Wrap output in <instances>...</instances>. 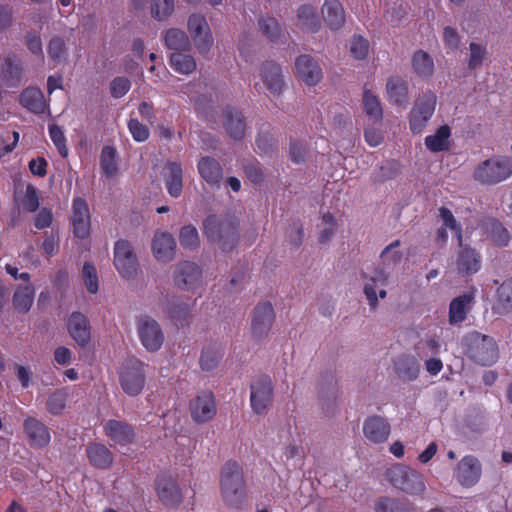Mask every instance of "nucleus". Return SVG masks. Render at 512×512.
Here are the masks:
<instances>
[{
    "label": "nucleus",
    "instance_id": "1",
    "mask_svg": "<svg viewBox=\"0 0 512 512\" xmlns=\"http://www.w3.org/2000/svg\"><path fill=\"white\" fill-rule=\"evenodd\" d=\"M220 491L223 501L230 508L239 509L245 502V481L242 468L237 462L228 461L222 467Z\"/></svg>",
    "mask_w": 512,
    "mask_h": 512
},
{
    "label": "nucleus",
    "instance_id": "2",
    "mask_svg": "<svg viewBox=\"0 0 512 512\" xmlns=\"http://www.w3.org/2000/svg\"><path fill=\"white\" fill-rule=\"evenodd\" d=\"M512 175V159L503 156H493L478 163L472 173L475 182L492 186Z\"/></svg>",
    "mask_w": 512,
    "mask_h": 512
},
{
    "label": "nucleus",
    "instance_id": "3",
    "mask_svg": "<svg viewBox=\"0 0 512 512\" xmlns=\"http://www.w3.org/2000/svg\"><path fill=\"white\" fill-rule=\"evenodd\" d=\"M384 477L394 488L409 495H420L425 490L422 474L403 464L387 468Z\"/></svg>",
    "mask_w": 512,
    "mask_h": 512
},
{
    "label": "nucleus",
    "instance_id": "4",
    "mask_svg": "<svg viewBox=\"0 0 512 512\" xmlns=\"http://www.w3.org/2000/svg\"><path fill=\"white\" fill-rule=\"evenodd\" d=\"M204 233L224 251H230L237 243V225L226 218L208 216L203 223Z\"/></svg>",
    "mask_w": 512,
    "mask_h": 512
},
{
    "label": "nucleus",
    "instance_id": "5",
    "mask_svg": "<svg viewBox=\"0 0 512 512\" xmlns=\"http://www.w3.org/2000/svg\"><path fill=\"white\" fill-rule=\"evenodd\" d=\"M468 356L480 365H490L498 358V349L495 340L478 332L467 336Z\"/></svg>",
    "mask_w": 512,
    "mask_h": 512
},
{
    "label": "nucleus",
    "instance_id": "6",
    "mask_svg": "<svg viewBox=\"0 0 512 512\" xmlns=\"http://www.w3.org/2000/svg\"><path fill=\"white\" fill-rule=\"evenodd\" d=\"M187 30L197 51L206 55L214 44V38L206 17L200 13H193L188 17Z\"/></svg>",
    "mask_w": 512,
    "mask_h": 512
},
{
    "label": "nucleus",
    "instance_id": "7",
    "mask_svg": "<svg viewBox=\"0 0 512 512\" xmlns=\"http://www.w3.org/2000/svg\"><path fill=\"white\" fill-rule=\"evenodd\" d=\"M114 266L125 279H133L139 271V263L133 246L127 240H119L114 246Z\"/></svg>",
    "mask_w": 512,
    "mask_h": 512
},
{
    "label": "nucleus",
    "instance_id": "8",
    "mask_svg": "<svg viewBox=\"0 0 512 512\" xmlns=\"http://www.w3.org/2000/svg\"><path fill=\"white\" fill-rule=\"evenodd\" d=\"M437 104V97L432 92L420 95L410 112L409 124L413 133H420L426 127L432 117Z\"/></svg>",
    "mask_w": 512,
    "mask_h": 512
},
{
    "label": "nucleus",
    "instance_id": "9",
    "mask_svg": "<svg viewBox=\"0 0 512 512\" xmlns=\"http://www.w3.org/2000/svg\"><path fill=\"white\" fill-rule=\"evenodd\" d=\"M273 400V383L269 376L259 375L250 384V403L256 414L267 412Z\"/></svg>",
    "mask_w": 512,
    "mask_h": 512
},
{
    "label": "nucleus",
    "instance_id": "10",
    "mask_svg": "<svg viewBox=\"0 0 512 512\" xmlns=\"http://www.w3.org/2000/svg\"><path fill=\"white\" fill-rule=\"evenodd\" d=\"M120 382L123 390L128 395H138L145 384L143 363L135 358L128 359L122 366Z\"/></svg>",
    "mask_w": 512,
    "mask_h": 512
},
{
    "label": "nucleus",
    "instance_id": "11",
    "mask_svg": "<svg viewBox=\"0 0 512 512\" xmlns=\"http://www.w3.org/2000/svg\"><path fill=\"white\" fill-rule=\"evenodd\" d=\"M173 282L181 290H195L201 285L202 269L196 262L179 261L174 267Z\"/></svg>",
    "mask_w": 512,
    "mask_h": 512
},
{
    "label": "nucleus",
    "instance_id": "12",
    "mask_svg": "<svg viewBox=\"0 0 512 512\" xmlns=\"http://www.w3.org/2000/svg\"><path fill=\"white\" fill-rule=\"evenodd\" d=\"M259 77L264 88L272 97H280L286 87L284 74L279 64L266 61L260 66Z\"/></svg>",
    "mask_w": 512,
    "mask_h": 512
},
{
    "label": "nucleus",
    "instance_id": "13",
    "mask_svg": "<svg viewBox=\"0 0 512 512\" xmlns=\"http://www.w3.org/2000/svg\"><path fill=\"white\" fill-rule=\"evenodd\" d=\"M275 321V311L269 302L259 303L252 312L251 332L255 339L260 340L268 336Z\"/></svg>",
    "mask_w": 512,
    "mask_h": 512
},
{
    "label": "nucleus",
    "instance_id": "14",
    "mask_svg": "<svg viewBox=\"0 0 512 512\" xmlns=\"http://www.w3.org/2000/svg\"><path fill=\"white\" fill-rule=\"evenodd\" d=\"M318 398L326 415L334 416L339 402L338 382L334 375L329 374L321 377Z\"/></svg>",
    "mask_w": 512,
    "mask_h": 512
},
{
    "label": "nucleus",
    "instance_id": "15",
    "mask_svg": "<svg viewBox=\"0 0 512 512\" xmlns=\"http://www.w3.org/2000/svg\"><path fill=\"white\" fill-rule=\"evenodd\" d=\"M455 266L459 276L468 278L479 271L481 256L476 249L464 244L462 240L461 244H458Z\"/></svg>",
    "mask_w": 512,
    "mask_h": 512
},
{
    "label": "nucleus",
    "instance_id": "16",
    "mask_svg": "<svg viewBox=\"0 0 512 512\" xmlns=\"http://www.w3.org/2000/svg\"><path fill=\"white\" fill-rule=\"evenodd\" d=\"M151 251L158 262L169 263L176 258V240L171 233L157 230L152 238Z\"/></svg>",
    "mask_w": 512,
    "mask_h": 512
},
{
    "label": "nucleus",
    "instance_id": "17",
    "mask_svg": "<svg viewBox=\"0 0 512 512\" xmlns=\"http://www.w3.org/2000/svg\"><path fill=\"white\" fill-rule=\"evenodd\" d=\"M217 408L211 391H202L190 403V414L197 423H206L214 418Z\"/></svg>",
    "mask_w": 512,
    "mask_h": 512
},
{
    "label": "nucleus",
    "instance_id": "18",
    "mask_svg": "<svg viewBox=\"0 0 512 512\" xmlns=\"http://www.w3.org/2000/svg\"><path fill=\"white\" fill-rule=\"evenodd\" d=\"M138 333L142 345L150 352L158 351L164 342L163 331L154 319H141L138 324Z\"/></svg>",
    "mask_w": 512,
    "mask_h": 512
},
{
    "label": "nucleus",
    "instance_id": "19",
    "mask_svg": "<svg viewBox=\"0 0 512 512\" xmlns=\"http://www.w3.org/2000/svg\"><path fill=\"white\" fill-rule=\"evenodd\" d=\"M391 427L386 418L374 415L368 417L363 425L365 438L373 444H382L387 441Z\"/></svg>",
    "mask_w": 512,
    "mask_h": 512
},
{
    "label": "nucleus",
    "instance_id": "20",
    "mask_svg": "<svg viewBox=\"0 0 512 512\" xmlns=\"http://www.w3.org/2000/svg\"><path fill=\"white\" fill-rule=\"evenodd\" d=\"M159 499L166 506L174 507L182 501V492L176 479L171 475H161L156 482Z\"/></svg>",
    "mask_w": 512,
    "mask_h": 512
},
{
    "label": "nucleus",
    "instance_id": "21",
    "mask_svg": "<svg viewBox=\"0 0 512 512\" xmlns=\"http://www.w3.org/2000/svg\"><path fill=\"white\" fill-rule=\"evenodd\" d=\"M297 77L308 86L318 84L322 79V69L310 55H301L295 61Z\"/></svg>",
    "mask_w": 512,
    "mask_h": 512
},
{
    "label": "nucleus",
    "instance_id": "22",
    "mask_svg": "<svg viewBox=\"0 0 512 512\" xmlns=\"http://www.w3.org/2000/svg\"><path fill=\"white\" fill-rule=\"evenodd\" d=\"M389 278V272H386L383 269H377L375 274L369 279L367 283H365L363 293L366 296L371 311H376L378 308V296L380 299L386 298L387 292L385 289H380L378 294L376 289L378 285H386L389 281Z\"/></svg>",
    "mask_w": 512,
    "mask_h": 512
},
{
    "label": "nucleus",
    "instance_id": "23",
    "mask_svg": "<svg viewBox=\"0 0 512 512\" xmlns=\"http://www.w3.org/2000/svg\"><path fill=\"white\" fill-rule=\"evenodd\" d=\"M393 371L401 381L413 382L419 377L421 367L415 356L401 354L393 360Z\"/></svg>",
    "mask_w": 512,
    "mask_h": 512
},
{
    "label": "nucleus",
    "instance_id": "24",
    "mask_svg": "<svg viewBox=\"0 0 512 512\" xmlns=\"http://www.w3.org/2000/svg\"><path fill=\"white\" fill-rule=\"evenodd\" d=\"M70 336L80 345L86 346L91 339V327L88 318L81 312H73L67 322Z\"/></svg>",
    "mask_w": 512,
    "mask_h": 512
},
{
    "label": "nucleus",
    "instance_id": "25",
    "mask_svg": "<svg viewBox=\"0 0 512 512\" xmlns=\"http://www.w3.org/2000/svg\"><path fill=\"white\" fill-rule=\"evenodd\" d=\"M23 426L31 447L44 448L48 446L51 435L47 426L33 417L25 419Z\"/></svg>",
    "mask_w": 512,
    "mask_h": 512
},
{
    "label": "nucleus",
    "instance_id": "26",
    "mask_svg": "<svg viewBox=\"0 0 512 512\" xmlns=\"http://www.w3.org/2000/svg\"><path fill=\"white\" fill-rule=\"evenodd\" d=\"M71 220L75 236L86 238L90 233V213L88 205L83 199L74 200Z\"/></svg>",
    "mask_w": 512,
    "mask_h": 512
},
{
    "label": "nucleus",
    "instance_id": "27",
    "mask_svg": "<svg viewBox=\"0 0 512 512\" xmlns=\"http://www.w3.org/2000/svg\"><path fill=\"white\" fill-rule=\"evenodd\" d=\"M198 171L208 185L216 188L220 187L223 179V169L216 159L210 156L202 157L198 162Z\"/></svg>",
    "mask_w": 512,
    "mask_h": 512
},
{
    "label": "nucleus",
    "instance_id": "28",
    "mask_svg": "<svg viewBox=\"0 0 512 512\" xmlns=\"http://www.w3.org/2000/svg\"><path fill=\"white\" fill-rule=\"evenodd\" d=\"M105 432L116 444L126 446L134 442L133 428L122 421L109 420L105 425Z\"/></svg>",
    "mask_w": 512,
    "mask_h": 512
},
{
    "label": "nucleus",
    "instance_id": "29",
    "mask_svg": "<svg viewBox=\"0 0 512 512\" xmlns=\"http://www.w3.org/2000/svg\"><path fill=\"white\" fill-rule=\"evenodd\" d=\"M322 17L331 30L344 26L345 11L339 0H325L321 7Z\"/></svg>",
    "mask_w": 512,
    "mask_h": 512
},
{
    "label": "nucleus",
    "instance_id": "30",
    "mask_svg": "<svg viewBox=\"0 0 512 512\" xmlns=\"http://www.w3.org/2000/svg\"><path fill=\"white\" fill-rule=\"evenodd\" d=\"M481 474V467L479 461L472 457H464L457 466L458 481L464 486L474 485Z\"/></svg>",
    "mask_w": 512,
    "mask_h": 512
},
{
    "label": "nucleus",
    "instance_id": "31",
    "mask_svg": "<svg viewBox=\"0 0 512 512\" xmlns=\"http://www.w3.org/2000/svg\"><path fill=\"white\" fill-rule=\"evenodd\" d=\"M296 24L302 30L315 33L321 27L316 8L311 4H302L296 10Z\"/></svg>",
    "mask_w": 512,
    "mask_h": 512
},
{
    "label": "nucleus",
    "instance_id": "32",
    "mask_svg": "<svg viewBox=\"0 0 512 512\" xmlns=\"http://www.w3.org/2000/svg\"><path fill=\"white\" fill-rule=\"evenodd\" d=\"M21 61L12 54L7 55L1 65V77L3 82L9 87L19 85L22 78Z\"/></svg>",
    "mask_w": 512,
    "mask_h": 512
},
{
    "label": "nucleus",
    "instance_id": "33",
    "mask_svg": "<svg viewBox=\"0 0 512 512\" xmlns=\"http://www.w3.org/2000/svg\"><path fill=\"white\" fill-rule=\"evenodd\" d=\"M224 126L229 136L235 140L244 137L246 132V123L238 110L227 107L223 111Z\"/></svg>",
    "mask_w": 512,
    "mask_h": 512
},
{
    "label": "nucleus",
    "instance_id": "34",
    "mask_svg": "<svg viewBox=\"0 0 512 512\" xmlns=\"http://www.w3.org/2000/svg\"><path fill=\"white\" fill-rule=\"evenodd\" d=\"M162 39L167 49L174 52H188L191 41L185 31L179 28H169L162 33Z\"/></svg>",
    "mask_w": 512,
    "mask_h": 512
},
{
    "label": "nucleus",
    "instance_id": "35",
    "mask_svg": "<svg viewBox=\"0 0 512 512\" xmlns=\"http://www.w3.org/2000/svg\"><path fill=\"white\" fill-rule=\"evenodd\" d=\"M492 311L499 316L506 315L512 311V278L504 281L498 287Z\"/></svg>",
    "mask_w": 512,
    "mask_h": 512
},
{
    "label": "nucleus",
    "instance_id": "36",
    "mask_svg": "<svg viewBox=\"0 0 512 512\" xmlns=\"http://www.w3.org/2000/svg\"><path fill=\"white\" fill-rule=\"evenodd\" d=\"M484 230L489 240L497 247H507L511 240L509 231L496 219L484 223Z\"/></svg>",
    "mask_w": 512,
    "mask_h": 512
},
{
    "label": "nucleus",
    "instance_id": "37",
    "mask_svg": "<svg viewBox=\"0 0 512 512\" xmlns=\"http://www.w3.org/2000/svg\"><path fill=\"white\" fill-rule=\"evenodd\" d=\"M20 102L25 108L37 114L47 109L42 91L35 87L26 88L20 95Z\"/></svg>",
    "mask_w": 512,
    "mask_h": 512
},
{
    "label": "nucleus",
    "instance_id": "38",
    "mask_svg": "<svg viewBox=\"0 0 512 512\" xmlns=\"http://www.w3.org/2000/svg\"><path fill=\"white\" fill-rule=\"evenodd\" d=\"M413 72L421 78H430L435 70L431 55L424 50H417L411 58Z\"/></svg>",
    "mask_w": 512,
    "mask_h": 512
},
{
    "label": "nucleus",
    "instance_id": "39",
    "mask_svg": "<svg viewBox=\"0 0 512 512\" xmlns=\"http://www.w3.org/2000/svg\"><path fill=\"white\" fill-rule=\"evenodd\" d=\"M87 456L90 463L100 469H107L113 462V455L103 444L94 443L88 446Z\"/></svg>",
    "mask_w": 512,
    "mask_h": 512
},
{
    "label": "nucleus",
    "instance_id": "40",
    "mask_svg": "<svg viewBox=\"0 0 512 512\" xmlns=\"http://www.w3.org/2000/svg\"><path fill=\"white\" fill-rule=\"evenodd\" d=\"M35 289L32 285L19 286L12 298L14 309L22 314L30 311L34 302Z\"/></svg>",
    "mask_w": 512,
    "mask_h": 512
},
{
    "label": "nucleus",
    "instance_id": "41",
    "mask_svg": "<svg viewBox=\"0 0 512 512\" xmlns=\"http://www.w3.org/2000/svg\"><path fill=\"white\" fill-rule=\"evenodd\" d=\"M400 245L401 241L395 240L382 250L380 254L381 264L378 269L388 272V270L395 268L401 263L403 252L399 250Z\"/></svg>",
    "mask_w": 512,
    "mask_h": 512
},
{
    "label": "nucleus",
    "instance_id": "42",
    "mask_svg": "<svg viewBox=\"0 0 512 512\" xmlns=\"http://www.w3.org/2000/svg\"><path fill=\"white\" fill-rule=\"evenodd\" d=\"M167 174L165 175L168 192L173 197L180 196L182 192V167L180 163L170 162L166 165Z\"/></svg>",
    "mask_w": 512,
    "mask_h": 512
},
{
    "label": "nucleus",
    "instance_id": "43",
    "mask_svg": "<svg viewBox=\"0 0 512 512\" xmlns=\"http://www.w3.org/2000/svg\"><path fill=\"white\" fill-rule=\"evenodd\" d=\"M387 94L389 99L397 105H405L408 102L407 86L405 81L398 77L392 76L387 80Z\"/></svg>",
    "mask_w": 512,
    "mask_h": 512
},
{
    "label": "nucleus",
    "instance_id": "44",
    "mask_svg": "<svg viewBox=\"0 0 512 512\" xmlns=\"http://www.w3.org/2000/svg\"><path fill=\"white\" fill-rule=\"evenodd\" d=\"M471 302L472 296L466 294L453 299L449 307V323L453 325L464 321Z\"/></svg>",
    "mask_w": 512,
    "mask_h": 512
},
{
    "label": "nucleus",
    "instance_id": "45",
    "mask_svg": "<svg viewBox=\"0 0 512 512\" xmlns=\"http://www.w3.org/2000/svg\"><path fill=\"white\" fill-rule=\"evenodd\" d=\"M451 131L448 125L439 127L433 135L425 138V145L431 152L448 150Z\"/></svg>",
    "mask_w": 512,
    "mask_h": 512
},
{
    "label": "nucleus",
    "instance_id": "46",
    "mask_svg": "<svg viewBox=\"0 0 512 512\" xmlns=\"http://www.w3.org/2000/svg\"><path fill=\"white\" fill-rule=\"evenodd\" d=\"M170 64L172 68L181 74H191L196 69V61L193 56L186 52H174L170 55Z\"/></svg>",
    "mask_w": 512,
    "mask_h": 512
},
{
    "label": "nucleus",
    "instance_id": "47",
    "mask_svg": "<svg viewBox=\"0 0 512 512\" xmlns=\"http://www.w3.org/2000/svg\"><path fill=\"white\" fill-rule=\"evenodd\" d=\"M47 52L51 60L56 65L64 63L68 59V47L66 41L59 36H54L50 39L47 46Z\"/></svg>",
    "mask_w": 512,
    "mask_h": 512
},
{
    "label": "nucleus",
    "instance_id": "48",
    "mask_svg": "<svg viewBox=\"0 0 512 512\" xmlns=\"http://www.w3.org/2000/svg\"><path fill=\"white\" fill-rule=\"evenodd\" d=\"M117 152L112 146H104L100 155V166L104 174L111 178L118 172Z\"/></svg>",
    "mask_w": 512,
    "mask_h": 512
},
{
    "label": "nucleus",
    "instance_id": "49",
    "mask_svg": "<svg viewBox=\"0 0 512 512\" xmlns=\"http://www.w3.org/2000/svg\"><path fill=\"white\" fill-rule=\"evenodd\" d=\"M69 400L67 389H58L51 393L46 401L47 411L52 415H61Z\"/></svg>",
    "mask_w": 512,
    "mask_h": 512
},
{
    "label": "nucleus",
    "instance_id": "50",
    "mask_svg": "<svg viewBox=\"0 0 512 512\" xmlns=\"http://www.w3.org/2000/svg\"><path fill=\"white\" fill-rule=\"evenodd\" d=\"M363 108L367 116L374 120H380L383 115V110L378 97L369 89L363 92Z\"/></svg>",
    "mask_w": 512,
    "mask_h": 512
},
{
    "label": "nucleus",
    "instance_id": "51",
    "mask_svg": "<svg viewBox=\"0 0 512 512\" xmlns=\"http://www.w3.org/2000/svg\"><path fill=\"white\" fill-rule=\"evenodd\" d=\"M174 0H152L151 16L157 21H166L174 12Z\"/></svg>",
    "mask_w": 512,
    "mask_h": 512
},
{
    "label": "nucleus",
    "instance_id": "52",
    "mask_svg": "<svg viewBox=\"0 0 512 512\" xmlns=\"http://www.w3.org/2000/svg\"><path fill=\"white\" fill-rule=\"evenodd\" d=\"M179 241L183 248L195 250L200 245V239L197 229L192 225H186L180 229Z\"/></svg>",
    "mask_w": 512,
    "mask_h": 512
},
{
    "label": "nucleus",
    "instance_id": "53",
    "mask_svg": "<svg viewBox=\"0 0 512 512\" xmlns=\"http://www.w3.org/2000/svg\"><path fill=\"white\" fill-rule=\"evenodd\" d=\"M260 31L272 42L279 40L281 36V28L276 19L263 16L259 19Z\"/></svg>",
    "mask_w": 512,
    "mask_h": 512
},
{
    "label": "nucleus",
    "instance_id": "54",
    "mask_svg": "<svg viewBox=\"0 0 512 512\" xmlns=\"http://www.w3.org/2000/svg\"><path fill=\"white\" fill-rule=\"evenodd\" d=\"M376 512H411L410 508L401 500L382 497L375 503Z\"/></svg>",
    "mask_w": 512,
    "mask_h": 512
},
{
    "label": "nucleus",
    "instance_id": "55",
    "mask_svg": "<svg viewBox=\"0 0 512 512\" xmlns=\"http://www.w3.org/2000/svg\"><path fill=\"white\" fill-rule=\"evenodd\" d=\"M82 279L85 287L91 294H95L98 291L97 271L91 263H84L82 268Z\"/></svg>",
    "mask_w": 512,
    "mask_h": 512
},
{
    "label": "nucleus",
    "instance_id": "56",
    "mask_svg": "<svg viewBox=\"0 0 512 512\" xmlns=\"http://www.w3.org/2000/svg\"><path fill=\"white\" fill-rule=\"evenodd\" d=\"M369 42L360 35L353 36L350 42V53L357 60H363L369 53Z\"/></svg>",
    "mask_w": 512,
    "mask_h": 512
},
{
    "label": "nucleus",
    "instance_id": "57",
    "mask_svg": "<svg viewBox=\"0 0 512 512\" xmlns=\"http://www.w3.org/2000/svg\"><path fill=\"white\" fill-rule=\"evenodd\" d=\"M221 358L222 354L219 350L206 348L203 350L200 358L201 368L206 371H212L218 366Z\"/></svg>",
    "mask_w": 512,
    "mask_h": 512
},
{
    "label": "nucleus",
    "instance_id": "58",
    "mask_svg": "<svg viewBox=\"0 0 512 512\" xmlns=\"http://www.w3.org/2000/svg\"><path fill=\"white\" fill-rule=\"evenodd\" d=\"M322 230L319 235V241L321 243L329 242L337 227L336 219L331 213H326L322 216Z\"/></svg>",
    "mask_w": 512,
    "mask_h": 512
},
{
    "label": "nucleus",
    "instance_id": "59",
    "mask_svg": "<svg viewBox=\"0 0 512 512\" xmlns=\"http://www.w3.org/2000/svg\"><path fill=\"white\" fill-rule=\"evenodd\" d=\"M439 212L443 225L446 228H449L450 230L455 232L457 242L458 244H461V241L463 240L462 230L460 225L457 223L455 217L453 216L452 212L446 207L440 208Z\"/></svg>",
    "mask_w": 512,
    "mask_h": 512
},
{
    "label": "nucleus",
    "instance_id": "60",
    "mask_svg": "<svg viewBox=\"0 0 512 512\" xmlns=\"http://www.w3.org/2000/svg\"><path fill=\"white\" fill-rule=\"evenodd\" d=\"M190 311V305L188 302L173 299L169 303V314L175 320L185 319Z\"/></svg>",
    "mask_w": 512,
    "mask_h": 512
},
{
    "label": "nucleus",
    "instance_id": "61",
    "mask_svg": "<svg viewBox=\"0 0 512 512\" xmlns=\"http://www.w3.org/2000/svg\"><path fill=\"white\" fill-rule=\"evenodd\" d=\"M128 128L133 139L137 142H144L149 138V129L137 119H130Z\"/></svg>",
    "mask_w": 512,
    "mask_h": 512
},
{
    "label": "nucleus",
    "instance_id": "62",
    "mask_svg": "<svg viewBox=\"0 0 512 512\" xmlns=\"http://www.w3.org/2000/svg\"><path fill=\"white\" fill-rule=\"evenodd\" d=\"M49 132L53 143L58 148L59 153L63 157H67L68 149L65 145V136L62 129L57 125H51L49 128Z\"/></svg>",
    "mask_w": 512,
    "mask_h": 512
},
{
    "label": "nucleus",
    "instance_id": "63",
    "mask_svg": "<svg viewBox=\"0 0 512 512\" xmlns=\"http://www.w3.org/2000/svg\"><path fill=\"white\" fill-rule=\"evenodd\" d=\"M470 55L468 61V67L470 69H477L482 65V62L485 57V49L476 43H471L470 47Z\"/></svg>",
    "mask_w": 512,
    "mask_h": 512
},
{
    "label": "nucleus",
    "instance_id": "64",
    "mask_svg": "<svg viewBox=\"0 0 512 512\" xmlns=\"http://www.w3.org/2000/svg\"><path fill=\"white\" fill-rule=\"evenodd\" d=\"M23 208L29 212H34L39 207V200L36 193V189L32 185L26 187V192L21 200Z\"/></svg>",
    "mask_w": 512,
    "mask_h": 512
}]
</instances>
